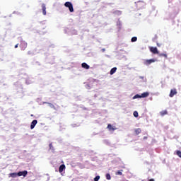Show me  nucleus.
Here are the masks:
<instances>
[{"label": "nucleus", "mask_w": 181, "mask_h": 181, "mask_svg": "<svg viewBox=\"0 0 181 181\" xmlns=\"http://www.w3.org/2000/svg\"><path fill=\"white\" fill-rule=\"evenodd\" d=\"M64 6H66V8H69V12H74V8H73V4H71V2L66 1L64 4Z\"/></svg>", "instance_id": "1"}, {"label": "nucleus", "mask_w": 181, "mask_h": 181, "mask_svg": "<svg viewBox=\"0 0 181 181\" xmlns=\"http://www.w3.org/2000/svg\"><path fill=\"white\" fill-rule=\"evenodd\" d=\"M135 5L138 9H142V8H144V6H145V2L142 1H139L137 2H135Z\"/></svg>", "instance_id": "2"}, {"label": "nucleus", "mask_w": 181, "mask_h": 181, "mask_svg": "<svg viewBox=\"0 0 181 181\" xmlns=\"http://www.w3.org/2000/svg\"><path fill=\"white\" fill-rule=\"evenodd\" d=\"M26 47H28V43L24 40L21 41L20 48L21 50H26Z\"/></svg>", "instance_id": "3"}, {"label": "nucleus", "mask_w": 181, "mask_h": 181, "mask_svg": "<svg viewBox=\"0 0 181 181\" xmlns=\"http://www.w3.org/2000/svg\"><path fill=\"white\" fill-rule=\"evenodd\" d=\"M176 94H177V90H176V88L171 89L170 94H169V97H170L172 98L175 97V95H176Z\"/></svg>", "instance_id": "4"}, {"label": "nucleus", "mask_w": 181, "mask_h": 181, "mask_svg": "<svg viewBox=\"0 0 181 181\" xmlns=\"http://www.w3.org/2000/svg\"><path fill=\"white\" fill-rule=\"evenodd\" d=\"M150 52H151V53L153 54H159V51H158V48L156 47H151Z\"/></svg>", "instance_id": "5"}, {"label": "nucleus", "mask_w": 181, "mask_h": 181, "mask_svg": "<svg viewBox=\"0 0 181 181\" xmlns=\"http://www.w3.org/2000/svg\"><path fill=\"white\" fill-rule=\"evenodd\" d=\"M152 63H155V59H146L144 61V64H145V66H149V64H152Z\"/></svg>", "instance_id": "6"}, {"label": "nucleus", "mask_w": 181, "mask_h": 181, "mask_svg": "<svg viewBox=\"0 0 181 181\" xmlns=\"http://www.w3.org/2000/svg\"><path fill=\"white\" fill-rule=\"evenodd\" d=\"M18 173V176H23V177H26L28 176V171L24 170V171H20Z\"/></svg>", "instance_id": "7"}, {"label": "nucleus", "mask_w": 181, "mask_h": 181, "mask_svg": "<svg viewBox=\"0 0 181 181\" xmlns=\"http://www.w3.org/2000/svg\"><path fill=\"white\" fill-rule=\"evenodd\" d=\"M64 170H66V165L64 164H62L59 166V173H63Z\"/></svg>", "instance_id": "8"}, {"label": "nucleus", "mask_w": 181, "mask_h": 181, "mask_svg": "<svg viewBox=\"0 0 181 181\" xmlns=\"http://www.w3.org/2000/svg\"><path fill=\"white\" fill-rule=\"evenodd\" d=\"M36 124H37V120H36V119L33 120V122H31V124H30V129H33V128H35V127H36Z\"/></svg>", "instance_id": "9"}, {"label": "nucleus", "mask_w": 181, "mask_h": 181, "mask_svg": "<svg viewBox=\"0 0 181 181\" xmlns=\"http://www.w3.org/2000/svg\"><path fill=\"white\" fill-rule=\"evenodd\" d=\"M81 66L83 69H86V70H88V69H90V66L86 62L82 63Z\"/></svg>", "instance_id": "10"}, {"label": "nucleus", "mask_w": 181, "mask_h": 181, "mask_svg": "<svg viewBox=\"0 0 181 181\" xmlns=\"http://www.w3.org/2000/svg\"><path fill=\"white\" fill-rule=\"evenodd\" d=\"M107 129H109V131H115V129H117V128H115V127H112L111 124H109L107 125Z\"/></svg>", "instance_id": "11"}, {"label": "nucleus", "mask_w": 181, "mask_h": 181, "mask_svg": "<svg viewBox=\"0 0 181 181\" xmlns=\"http://www.w3.org/2000/svg\"><path fill=\"white\" fill-rule=\"evenodd\" d=\"M42 9L43 15H46V4H42Z\"/></svg>", "instance_id": "12"}, {"label": "nucleus", "mask_w": 181, "mask_h": 181, "mask_svg": "<svg viewBox=\"0 0 181 181\" xmlns=\"http://www.w3.org/2000/svg\"><path fill=\"white\" fill-rule=\"evenodd\" d=\"M141 98H146V97L149 96V93L148 92H144L141 95Z\"/></svg>", "instance_id": "13"}, {"label": "nucleus", "mask_w": 181, "mask_h": 181, "mask_svg": "<svg viewBox=\"0 0 181 181\" xmlns=\"http://www.w3.org/2000/svg\"><path fill=\"white\" fill-rule=\"evenodd\" d=\"M134 132H135L136 135H139V134H141V132H142V130H141L140 128H138L134 130Z\"/></svg>", "instance_id": "14"}, {"label": "nucleus", "mask_w": 181, "mask_h": 181, "mask_svg": "<svg viewBox=\"0 0 181 181\" xmlns=\"http://www.w3.org/2000/svg\"><path fill=\"white\" fill-rule=\"evenodd\" d=\"M18 173H11L9 174V177H17Z\"/></svg>", "instance_id": "15"}, {"label": "nucleus", "mask_w": 181, "mask_h": 181, "mask_svg": "<svg viewBox=\"0 0 181 181\" xmlns=\"http://www.w3.org/2000/svg\"><path fill=\"white\" fill-rule=\"evenodd\" d=\"M160 115H161V117H163V116L168 115V111L167 110H163V111L160 112Z\"/></svg>", "instance_id": "16"}, {"label": "nucleus", "mask_w": 181, "mask_h": 181, "mask_svg": "<svg viewBox=\"0 0 181 181\" xmlns=\"http://www.w3.org/2000/svg\"><path fill=\"white\" fill-rule=\"evenodd\" d=\"M158 56H159V57H165V59H168V54H163V53L159 54L158 53Z\"/></svg>", "instance_id": "17"}, {"label": "nucleus", "mask_w": 181, "mask_h": 181, "mask_svg": "<svg viewBox=\"0 0 181 181\" xmlns=\"http://www.w3.org/2000/svg\"><path fill=\"white\" fill-rule=\"evenodd\" d=\"M115 71H117V67H114L110 70V75L112 76V74H114V73H115Z\"/></svg>", "instance_id": "18"}, {"label": "nucleus", "mask_w": 181, "mask_h": 181, "mask_svg": "<svg viewBox=\"0 0 181 181\" xmlns=\"http://www.w3.org/2000/svg\"><path fill=\"white\" fill-rule=\"evenodd\" d=\"M122 172H124V170H119L116 173V175H119V176H122Z\"/></svg>", "instance_id": "19"}, {"label": "nucleus", "mask_w": 181, "mask_h": 181, "mask_svg": "<svg viewBox=\"0 0 181 181\" xmlns=\"http://www.w3.org/2000/svg\"><path fill=\"white\" fill-rule=\"evenodd\" d=\"M136 98H141V95L136 94V95H135L133 97V100H135V99H136Z\"/></svg>", "instance_id": "20"}, {"label": "nucleus", "mask_w": 181, "mask_h": 181, "mask_svg": "<svg viewBox=\"0 0 181 181\" xmlns=\"http://www.w3.org/2000/svg\"><path fill=\"white\" fill-rule=\"evenodd\" d=\"M49 146L51 151H54V147H53V144L50 143Z\"/></svg>", "instance_id": "21"}, {"label": "nucleus", "mask_w": 181, "mask_h": 181, "mask_svg": "<svg viewBox=\"0 0 181 181\" xmlns=\"http://www.w3.org/2000/svg\"><path fill=\"white\" fill-rule=\"evenodd\" d=\"M106 179L107 180H111V175H110V173L106 174Z\"/></svg>", "instance_id": "22"}, {"label": "nucleus", "mask_w": 181, "mask_h": 181, "mask_svg": "<svg viewBox=\"0 0 181 181\" xmlns=\"http://www.w3.org/2000/svg\"><path fill=\"white\" fill-rule=\"evenodd\" d=\"M133 115H134V117H135V118H138V116H139L138 112L134 111L133 113Z\"/></svg>", "instance_id": "23"}, {"label": "nucleus", "mask_w": 181, "mask_h": 181, "mask_svg": "<svg viewBox=\"0 0 181 181\" xmlns=\"http://www.w3.org/2000/svg\"><path fill=\"white\" fill-rule=\"evenodd\" d=\"M131 40L132 42H136V40H138V38L136 37H133Z\"/></svg>", "instance_id": "24"}, {"label": "nucleus", "mask_w": 181, "mask_h": 181, "mask_svg": "<svg viewBox=\"0 0 181 181\" xmlns=\"http://www.w3.org/2000/svg\"><path fill=\"white\" fill-rule=\"evenodd\" d=\"M100 180V175H98L96 176L95 178H94V181H98Z\"/></svg>", "instance_id": "25"}, {"label": "nucleus", "mask_w": 181, "mask_h": 181, "mask_svg": "<svg viewBox=\"0 0 181 181\" xmlns=\"http://www.w3.org/2000/svg\"><path fill=\"white\" fill-rule=\"evenodd\" d=\"M18 46H19V44H16V45H15V49H18Z\"/></svg>", "instance_id": "26"}, {"label": "nucleus", "mask_w": 181, "mask_h": 181, "mask_svg": "<svg viewBox=\"0 0 181 181\" xmlns=\"http://www.w3.org/2000/svg\"><path fill=\"white\" fill-rule=\"evenodd\" d=\"M157 46H158V47H160L161 45L159 44L158 42H157Z\"/></svg>", "instance_id": "27"}, {"label": "nucleus", "mask_w": 181, "mask_h": 181, "mask_svg": "<svg viewBox=\"0 0 181 181\" xmlns=\"http://www.w3.org/2000/svg\"><path fill=\"white\" fill-rule=\"evenodd\" d=\"M148 181H155V179L151 178V179H150Z\"/></svg>", "instance_id": "28"}, {"label": "nucleus", "mask_w": 181, "mask_h": 181, "mask_svg": "<svg viewBox=\"0 0 181 181\" xmlns=\"http://www.w3.org/2000/svg\"><path fill=\"white\" fill-rule=\"evenodd\" d=\"M143 139H148L147 136H144Z\"/></svg>", "instance_id": "29"}, {"label": "nucleus", "mask_w": 181, "mask_h": 181, "mask_svg": "<svg viewBox=\"0 0 181 181\" xmlns=\"http://www.w3.org/2000/svg\"><path fill=\"white\" fill-rule=\"evenodd\" d=\"M49 105H50V107H54V105H53V104H49Z\"/></svg>", "instance_id": "30"}, {"label": "nucleus", "mask_w": 181, "mask_h": 181, "mask_svg": "<svg viewBox=\"0 0 181 181\" xmlns=\"http://www.w3.org/2000/svg\"><path fill=\"white\" fill-rule=\"evenodd\" d=\"M102 52H105V48H103V49H102Z\"/></svg>", "instance_id": "31"}]
</instances>
